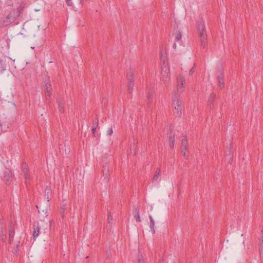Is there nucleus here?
Listing matches in <instances>:
<instances>
[{"label": "nucleus", "mask_w": 263, "mask_h": 263, "mask_svg": "<svg viewBox=\"0 0 263 263\" xmlns=\"http://www.w3.org/2000/svg\"><path fill=\"white\" fill-rule=\"evenodd\" d=\"M196 28L200 41V46L203 48H205L207 44V35L205 32V26L202 21L197 22Z\"/></svg>", "instance_id": "1"}, {"label": "nucleus", "mask_w": 263, "mask_h": 263, "mask_svg": "<svg viewBox=\"0 0 263 263\" xmlns=\"http://www.w3.org/2000/svg\"><path fill=\"white\" fill-rule=\"evenodd\" d=\"M161 60H163V65L162 67V80L164 83H166L169 80L170 69L167 66L166 57L162 54L161 55Z\"/></svg>", "instance_id": "2"}, {"label": "nucleus", "mask_w": 263, "mask_h": 263, "mask_svg": "<svg viewBox=\"0 0 263 263\" xmlns=\"http://www.w3.org/2000/svg\"><path fill=\"white\" fill-rule=\"evenodd\" d=\"M15 21L14 17L12 14L9 13L6 16L0 20V28H4L10 25Z\"/></svg>", "instance_id": "3"}, {"label": "nucleus", "mask_w": 263, "mask_h": 263, "mask_svg": "<svg viewBox=\"0 0 263 263\" xmlns=\"http://www.w3.org/2000/svg\"><path fill=\"white\" fill-rule=\"evenodd\" d=\"M173 105L175 109V114L177 116H180L181 115V102L178 98H175L173 100Z\"/></svg>", "instance_id": "4"}, {"label": "nucleus", "mask_w": 263, "mask_h": 263, "mask_svg": "<svg viewBox=\"0 0 263 263\" xmlns=\"http://www.w3.org/2000/svg\"><path fill=\"white\" fill-rule=\"evenodd\" d=\"M3 178L7 184H10L12 180V174L11 171L9 168H6L4 171Z\"/></svg>", "instance_id": "5"}, {"label": "nucleus", "mask_w": 263, "mask_h": 263, "mask_svg": "<svg viewBox=\"0 0 263 263\" xmlns=\"http://www.w3.org/2000/svg\"><path fill=\"white\" fill-rule=\"evenodd\" d=\"M181 154L184 156H186V151L188 150V142L187 137L183 136L181 140Z\"/></svg>", "instance_id": "6"}, {"label": "nucleus", "mask_w": 263, "mask_h": 263, "mask_svg": "<svg viewBox=\"0 0 263 263\" xmlns=\"http://www.w3.org/2000/svg\"><path fill=\"white\" fill-rule=\"evenodd\" d=\"M135 85L134 79L133 77L132 74H129L128 78V82H127V88L128 91L129 93H131L133 90L134 86Z\"/></svg>", "instance_id": "7"}, {"label": "nucleus", "mask_w": 263, "mask_h": 263, "mask_svg": "<svg viewBox=\"0 0 263 263\" xmlns=\"http://www.w3.org/2000/svg\"><path fill=\"white\" fill-rule=\"evenodd\" d=\"M185 79L183 76H179L177 78V90L178 91H182L184 87Z\"/></svg>", "instance_id": "8"}, {"label": "nucleus", "mask_w": 263, "mask_h": 263, "mask_svg": "<svg viewBox=\"0 0 263 263\" xmlns=\"http://www.w3.org/2000/svg\"><path fill=\"white\" fill-rule=\"evenodd\" d=\"M167 138L170 142V146L171 148H173L174 146L175 143V134L171 130L169 133L167 134Z\"/></svg>", "instance_id": "9"}, {"label": "nucleus", "mask_w": 263, "mask_h": 263, "mask_svg": "<svg viewBox=\"0 0 263 263\" xmlns=\"http://www.w3.org/2000/svg\"><path fill=\"white\" fill-rule=\"evenodd\" d=\"M103 176L104 177V180L106 182H108L109 180V170L108 166L107 164L103 165Z\"/></svg>", "instance_id": "10"}, {"label": "nucleus", "mask_w": 263, "mask_h": 263, "mask_svg": "<svg viewBox=\"0 0 263 263\" xmlns=\"http://www.w3.org/2000/svg\"><path fill=\"white\" fill-rule=\"evenodd\" d=\"M259 247L260 257L262 261H263V231H261V236L259 239Z\"/></svg>", "instance_id": "11"}, {"label": "nucleus", "mask_w": 263, "mask_h": 263, "mask_svg": "<svg viewBox=\"0 0 263 263\" xmlns=\"http://www.w3.org/2000/svg\"><path fill=\"white\" fill-rule=\"evenodd\" d=\"M45 95H46V99H48V98H49L50 97V93L52 91V88H51V85L50 83H48V82L45 83Z\"/></svg>", "instance_id": "12"}, {"label": "nucleus", "mask_w": 263, "mask_h": 263, "mask_svg": "<svg viewBox=\"0 0 263 263\" xmlns=\"http://www.w3.org/2000/svg\"><path fill=\"white\" fill-rule=\"evenodd\" d=\"M224 74L222 72H221L219 75L217 76V80L218 81L219 86L221 89H222L224 85Z\"/></svg>", "instance_id": "13"}, {"label": "nucleus", "mask_w": 263, "mask_h": 263, "mask_svg": "<svg viewBox=\"0 0 263 263\" xmlns=\"http://www.w3.org/2000/svg\"><path fill=\"white\" fill-rule=\"evenodd\" d=\"M161 171L160 170V168H158L156 171V172L155 173V175L153 177V182H155V181H160L161 180Z\"/></svg>", "instance_id": "14"}, {"label": "nucleus", "mask_w": 263, "mask_h": 263, "mask_svg": "<svg viewBox=\"0 0 263 263\" xmlns=\"http://www.w3.org/2000/svg\"><path fill=\"white\" fill-rule=\"evenodd\" d=\"M34 230L33 232V237L34 239L39 236V232L40 230V227H39V224L37 223L36 225L35 223L33 224Z\"/></svg>", "instance_id": "15"}, {"label": "nucleus", "mask_w": 263, "mask_h": 263, "mask_svg": "<svg viewBox=\"0 0 263 263\" xmlns=\"http://www.w3.org/2000/svg\"><path fill=\"white\" fill-rule=\"evenodd\" d=\"M216 95L215 93L212 92L210 94V96L209 97L208 101V104L210 107H211V105L213 104V103L214 102V100L215 98Z\"/></svg>", "instance_id": "16"}, {"label": "nucleus", "mask_w": 263, "mask_h": 263, "mask_svg": "<svg viewBox=\"0 0 263 263\" xmlns=\"http://www.w3.org/2000/svg\"><path fill=\"white\" fill-rule=\"evenodd\" d=\"M149 218L150 219L149 227L151 228V231H152V233L153 234H155V229H154V226H155L154 220L153 219V217H152V216L151 215L149 216Z\"/></svg>", "instance_id": "17"}, {"label": "nucleus", "mask_w": 263, "mask_h": 263, "mask_svg": "<svg viewBox=\"0 0 263 263\" xmlns=\"http://www.w3.org/2000/svg\"><path fill=\"white\" fill-rule=\"evenodd\" d=\"M14 235V230L13 227H11L9 229V243H11V241L13 240Z\"/></svg>", "instance_id": "18"}, {"label": "nucleus", "mask_w": 263, "mask_h": 263, "mask_svg": "<svg viewBox=\"0 0 263 263\" xmlns=\"http://www.w3.org/2000/svg\"><path fill=\"white\" fill-rule=\"evenodd\" d=\"M153 95L151 93H148L147 97V106L150 107L151 103L152 102Z\"/></svg>", "instance_id": "19"}, {"label": "nucleus", "mask_w": 263, "mask_h": 263, "mask_svg": "<svg viewBox=\"0 0 263 263\" xmlns=\"http://www.w3.org/2000/svg\"><path fill=\"white\" fill-rule=\"evenodd\" d=\"M135 215H134V217L136 219V220L137 221V222H140L141 221V218H140V214H139V212L138 211V210L136 209L135 210Z\"/></svg>", "instance_id": "20"}, {"label": "nucleus", "mask_w": 263, "mask_h": 263, "mask_svg": "<svg viewBox=\"0 0 263 263\" xmlns=\"http://www.w3.org/2000/svg\"><path fill=\"white\" fill-rule=\"evenodd\" d=\"M98 119H97V121L96 123H94L93 125L92 126L91 130L93 134L95 135V133L96 132V130L97 129V127L98 125Z\"/></svg>", "instance_id": "21"}, {"label": "nucleus", "mask_w": 263, "mask_h": 263, "mask_svg": "<svg viewBox=\"0 0 263 263\" xmlns=\"http://www.w3.org/2000/svg\"><path fill=\"white\" fill-rule=\"evenodd\" d=\"M22 171L24 172V173L28 172V169L27 168V164L25 162L23 163V164L22 165Z\"/></svg>", "instance_id": "22"}, {"label": "nucleus", "mask_w": 263, "mask_h": 263, "mask_svg": "<svg viewBox=\"0 0 263 263\" xmlns=\"http://www.w3.org/2000/svg\"><path fill=\"white\" fill-rule=\"evenodd\" d=\"M58 105H59V110L61 112H63L64 111V106H63V105L60 104V101H58Z\"/></svg>", "instance_id": "23"}, {"label": "nucleus", "mask_w": 263, "mask_h": 263, "mask_svg": "<svg viewBox=\"0 0 263 263\" xmlns=\"http://www.w3.org/2000/svg\"><path fill=\"white\" fill-rule=\"evenodd\" d=\"M25 178L26 185H27V180L28 179L29 180V179H30V176H29V175L28 174V172L25 173Z\"/></svg>", "instance_id": "24"}, {"label": "nucleus", "mask_w": 263, "mask_h": 263, "mask_svg": "<svg viewBox=\"0 0 263 263\" xmlns=\"http://www.w3.org/2000/svg\"><path fill=\"white\" fill-rule=\"evenodd\" d=\"M181 38V34L180 32H179L175 36V39L176 41H179Z\"/></svg>", "instance_id": "25"}, {"label": "nucleus", "mask_w": 263, "mask_h": 263, "mask_svg": "<svg viewBox=\"0 0 263 263\" xmlns=\"http://www.w3.org/2000/svg\"><path fill=\"white\" fill-rule=\"evenodd\" d=\"M138 263H144L142 256L141 255H138Z\"/></svg>", "instance_id": "26"}, {"label": "nucleus", "mask_w": 263, "mask_h": 263, "mask_svg": "<svg viewBox=\"0 0 263 263\" xmlns=\"http://www.w3.org/2000/svg\"><path fill=\"white\" fill-rule=\"evenodd\" d=\"M102 104L104 106H105L107 104V99L106 98H103L102 99Z\"/></svg>", "instance_id": "27"}, {"label": "nucleus", "mask_w": 263, "mask_h": 263, "mask_svg": "<svg viewBox=\"0 0 263 263\" xmlns=\"http://www.w3.org/2000/svg\"><path fill=\"white\" fill-rule=\"evenodd\" d=\"M66 4L69 6H71L72 5V2L71 0H65Z\"/></svg>", "instance_id": "28"}, {"label": "nucleus", "mask_w": 263, "mask_h": 263, "mask_svg": "<svg viewBox=\"0 0 263 263\" xmlns=\"http://www.w3.org/2000/svg\"><path fill=\"white\" fill-rule=\"evenodd\" d=\"M112 216H111V213H109V214L108 216V222L109 223H110V222L112 220Z\"/></svg>", "instance_id": "29"}, {"label": "nucleus", "mask_w": 263, "mask_h": 263, "mask_svg": "<svg viewBox=\"0 0 263 263\" xmlns=\"http://www.w3.org/2000/svg\"><path fill=\"white\" fill-rule=\"evenodd\" d=\"M51 193V190L47 186L45 189V193L47 194V195Z\"/></svg>", "instance_id": "30"}, {"label": "nucleus", "mask_w": 263, "mask_h": 263, "mask_svg": "<svg viewBox=\"0 0 263 263\" xmlns=\"http://www.w3.org/2000/svg\"><path fill=\"white\" fill-rule=\"evenodd\" d=\"M113 133V130L112 128H110L108 131H107V134L108 135H111Z\"/></svg>", "instance_id": "31"}, {"label": "nucleus", "mask_w": 263, "mask_h": 263, "mask_svg": "<svg viewBox=\"0 0 263 263\" xmlns=\"http://www.w3.org/2000/svg\"><path fill=\"white\" fill-rule=\"evenodd\" d=\"M58 101H60V104L63 105V101L61 98H59L57 101L58 103Z\"/></svg>", "instance_id": "32"}, {"label": "nucleus", "mask_w": 263, "mask_h": 263, "mask_svg": "<svg viewBox=\"0 0 263 263\" xmlns=\"http://www.w3.org/2000/svg\"><path fill=\"white\" fill-rule=\"evenodd\" d=\"M194 72V70H193V68H192L190 70V72H189V73H190V75H192L193 74Z\"/></svg>", "instance_id": "33"}, {"label": "nucleus", "mask_w": 263, "mask_h": 263, "mask_svg": "<svg viewBox=\"0 0 263 263\" xmlns=\"http://www.w3.org/2000/svg\"><path fill=\"white\" fill-rule=\"evenodd\" d=\"M36 208H37V210H38V212H39V213H40L39 206L37 205H36Z\"/></svg>", "instance_id": "34"}, {"label": "nucleus", "mask_w": 263, "mask_h": 263, "mask_svg": "<svg viewBox=\"0 0 263 263\" xmlns=\"http://www.w3.org/2000/svg\"><path fill=\"white\" fill-rule=\"evenodd\" d=\"M2 240L3 241H5V238H4V237H3L2 238Z\"/></svg>", "instance_id": "35"}, {"label": "nucleus", "mask_w": 263, "mask_h": 263, "mask_svg": "<svg viewBox=\"0 0 263 263\" xmlns=\"http://www.w3.org/2000/svg\"><path fill=\"white\" fill-rule=\"evenodd\" d=\"M47 199H48V197H47ZM47 201H48V202H49V199H48V200H47Z\"/></svg>", "instance_id": "36"}, {"label": "nucleus", "mask_w": 263, "mask_h": 263, "mask_svg": "<svg viewBox=\"0 0 263 263\" xmlns=\"http://www.w3.org/2000/svg\"><path fill=\"white\" fill-rule=\"evenodd\" d=\"M174 47H175V46H176V44H174Z\"/></svg>", "instance_id": "37"}, {"label": "nucleus", "mask_w": 263, "mask_h": 263, "mask_svg": "<svg viewBox=\"0 0 263 263\" xmlns=\"http://www.w3.org/2000/svg\"><path fill=\"white\" fill-rule=\"evenodd\" d=\"M262 263H263V261H262Z\"/></svg>", "instance_id": "38"}]
</instances>
